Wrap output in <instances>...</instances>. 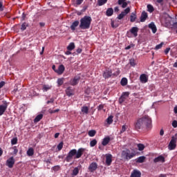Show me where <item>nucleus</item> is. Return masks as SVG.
I'll list each match as a JSON object with an SVG mask.
<instances>
[{
  "mask_svg": "<svg viewBox=\"0 0 177 177\" xmlns=\"http://www.w3.org/2000/svg\"><path fill=\"white\" fill-rule=\"evenodd\" d=\"M140 82H142L144 84H146V82L149 81V79L147 78V76L146 75V74H142L140 76Z\"/></svg>",
  "mask_w": 177,
  "mask_h": 177,
  "instance_id": "obj_20",
  "label": "nucleus"
},
{
  "mask_svg": "<svg viewBox=\"0 0 177 177\" xmlns=\"http://www.w3.org/2000/svg\"><path fill=\"white\" fill-rule=\"evenodd\" d=\"M127 131V125H122V129L120 130V133H124Z\"/></svg>",
  "mask_w": 177,
  "mask_h": 177,
  "instance_id": "obj_46",
  "label": "nucleus"
},
{
  "mask_svg": "<svg viewBox=\"0 0 177 177\" xmlns=\"http://www.w3.org/2000/svg\"><path fill=\"white\" fill-rule=\"evenodd\" d=\"M114 13V10L113 8H109L106 11V15L108 16V17H110V16H113V14Z\"/></svg>",
  "mask_w": 177,
  "mask_h": 177,
  "instance_id": "obj_23",
  "label": "nucleus"
},
{
  "mask_svg": "<svg viewBox=\"0 0 177 177\" xmlns=\"http://www.w3.org/2000/svg\"><path fill=\"white\" fill-rule=\"evenodd\" d=\"M158 177H167L165 174H160Z\"/></svg>",
  "mask_w": 177,
  "mask_h": 177,
  "instance_id": "obj_64",
  "label": "nucleus"
},
{
  "mask_svg": "<svg viewBox=\"0 0 177 177\" xmlns=\"http://www.w3.org/2000/svg\"><path fill=\"white\" fill-rule=\"evenodd\" d=\"M44 117V115L39 114L34 119V122H39L40 120H42V118Z\"/></svg>",
  "mask_w": 177,
  "mask_h": 177,
  "instance_id": "obj_29",
  "label": "nucleus"
},
{
  "mask_svg": "<svg viewBox=\"0 0 177 177\" xmlns=\"http://www.w3.org/2000/svg\"><path fill=\"white\" fill-rule=\"evenodd\" d=\"M106 122L110 125V124H113V116H109L108 118L106 119Z\"/></svg>",
  "mask_w": 177,
  "mask_h": 177,
  "instance_id": "obj_41",
  "label": "nucleus"
},
{
  "mask_svg": "<svg viewBox=\"0 0 177 177\" xmlns=\"http://www.w3.org/2000/svg\"><path fill=\"white\" fill-rule=\"evenodd\" d=\"M98 5L99 6H103L104 3H107V0H98Z\"/></svg>",
  "mask_w": 177,
  "mask_h": 177,
  "instance_id": "obj_39",
  "label": "nucleus"
},
{
  "mask_svg": "<svg viewBox=\"0 0 177 177\" xmlns=\"http://www.w3.org/2000/svg\"><path fill=\"white\" fill-rule=\"evenodd\" d=\"M162 45H164L163 42L160 43V44H158L156 46L155 49H156V50L161 49L162 48Z\"/></svg>",
  "mask_w": 177,
  "mask_h": 177,
  "instance_id": "obj_47",
  "label": "nucleus"
},
{
  "mask_svg": "<svg viewBox=\"0 0 177 177\" xmlns=\"http://www.w3.org/2000/svg\"><path fill=\"white\" fill-rule=\"evenodd\" d=\"M6 165H8V168H13V166L15 165V158L13 156L6 160Z\"/></svg>",
  "mask_w": 177,
  "mask_h": 177,
  "instance_id": "obj_11",
  "label": "nucleus"
},
{
  "mask_svg": "<svg viewBox=\"0 0 177 177\" xmlns=\"http://www.w3.org/2000/svg\"><path fill=\"white\" fill-rule=\"evenodd\" d=\"M135 128L137 131L144 128H151V118L149 115H145L138 119L135 124Z\"/></svg>",
  "mask_w": 177,
  "mask_h": 177,
  "instance_id": "obj_1",
  "label": "nucleus"
},
{
  "mask_svg": "<svg viewBox=\"0 0 177 177\" xmlns=\"http://www.w3.org/2000/svg\"><path fill=\"white\" fill-rule=\"evenodd\" d=\"M171 125L174 128H177V121L176 120H174L171 123Z\"/></svg>",
  "mask_w": 177,
  "mask_h": 177,
  "instance_id": "obj_50",
  "label": "nucleus"
},
{
  "mask_svg": "<svg viewBox=\"0 0 177 177\" xmlns=\"http://www.w3.org/2000/svg\"><path fill=\"white\" fill-rule=\"evenodd\" d=\"M122 96H123V97H129V92H124L122 94Z\"/></svg>",
  "mask_w": 177,
  "mask_h": 177,
  "instance_id": "obj_48",
  "label": "nucleus"
},
{
  "mask_svg": "<svg viewBox=\"0 0 177 177\" xmlns=\"http://www.w3.org/2000/svg\"><path fill=\"white\" fill-rule=\"evenodd\" d=\"M8 106H9V103L6 101H3V104L0 105V115H3L4 113L8 109Z\"/></svg>",
  "mask_w": 177,
  "mask_h": 177,
  "instance_id": "obj_7",
  "label": "nucleus"
},
{
  "mask_svg": "<svg viewBox=\"0 0 177 177\" xmlns=\"http://www.w3.org/2000/svg\"><path fill=\"white\" fill-rule=\"evenodd\" d=\"M117 75H120V71L118 70L116 73H113V71L110 68H106L102 73V77L105 80L109 78H111V77H117Z\"/></svg>",
  "mask_w": 177,
  "mask_h": 177,
  "instance_id": "obj_4",
  "label": "nucleus"
},
{
  "mask_svg": "<svg viewBox=\"0 0 177 177\" xmlns=\"http://www.w3.org/2000/svg\"><path fill=\"white\" fill-rule=\"evenodd\" d=\"M91 23L92 17L86 15L80 19V28H81V30H89Z\"/></svg>",
  "mask_w": 177,
  "mask_h": 177,
  "instance_id": "obj_3",
  "label": "nucleus"
},
{
  "mask_svg": "<svg viewBox=\"0 0 177 177\" xmlns=\"http://www.w3.org/2000/svg\"><path fill=\"white\" fill-rule=\"evenodd\" d=\"M80 80H81V77L80 76H75L73 79H71L70 80L69 84L70 85H72V86H75V85H78Z\"/></svg>",
  "mask_w": 177,
  "mask_h": 177,
  "instance_id": "obj_9",
  "label": "nucleus"
},
{
  "mask_svg": "<svg viewBox=\"0 0 177 177\" xmlns=\"http://www.w3.org/2000/svg\"><path fill=\"white\" fill-rule=\"evenodd\" d=\"M147 9H148V12H149V13H153V12H154V7H153V6L148 4L147 5Z\"/></svg>",
  "mask_w": 177,
  "mask_h": 177,
  "instance_id": "obj_36",
  "label": "nucleus"
},
{
  "mask_svg": "<svg viewBox=\"0 0 177 177\" xmlns=\"http://www.w3.org/2000/svg\"><path fill=\"white\" fill-rule=\"evenodd\" d=\"M145 160H146V157L145 156H140L138 159H137V162H145Z\"/></svg>",
  "mask_w": 177,
  "mask_h": 177,
  "instance_id": "obj_34",
  "label": "nucleus"
},
{
  "mask_svg": "<svg viewBox=\"0 0 177 177\" xmlns=\"http://www.w3.org/2000/svg\"><path fill=\"white\" fill-rule=\"evenodd\" d=\"M131 34H133L135 37H138V32H139V28L132 27L130 29Z\"/></svg>",
  "mask_w": 177,
  "mask_h": 177,
  "instance_id": "obj_15",
  "label": "nucleus"
},
{
  "mask_svg": "<svg viewBox=\"0 0 177 177\" xmlns=\"http://www.w3.org/2000/svg\"><path fill=\"white\" fill-rule=\"evenodd\" d=\"M55 102V99L50 98V100L47 101V104H49L50 103H53Z\"/></svg>",
  "mask_w": 177,
  "mask_h": 177,
  "instance_id": "obj_58",
  "label": "nucleus"
},
{
  "mask_svg": "<svg viewBox=\"0 0 177 177\" xmlns=\"http://www.w3.org/2000/svg\"><path fill=\"white\" fill-rule=\"evenodd\" d=\"M88 136L91 138H93L95 135H96V131L95 130H90L88 133Z\"/></svg>",
  "mask_w": 177,
  "mask_h": 177,
  "instance_id": "obj_32",
  "label": "nucleus"
},
{
  "mask_svg": "<svg viewBox=\"0 0 177 177\" xmlns=\"http://www.w3.org/2000/svg\"><path fill=\"white\" fill-rule=\"evenodd\" d=\"M106 158V164L108 167H110L111 165V162H113V155L110 153H107L105 156Z\"/></svg>",
  "mask_w": 177,
  "mask_h": 177,
  "instance_id": "obj_10",
  "label": "nucleus"
},
{
  "mask_svg": "<svg viewBox=\"0 0 177 177\" xmlns=\"http://www.w3.org/2000/svg\"><path fill=\"white\" fill-rule=\"evenodd\" d=\"M111 26L113 28H117V27H118V25H114V21H111Z\"/></svg>",
  "mask_w": 177,
  "mask_h": 177,
  "instance_id": "obj_53",
  "label": "nucleus"
},
{
  "mask_svg": "<svg viewBox=\"0 0 177 177\" xmlns=\"http://www.w3.org/2000/svg\"><path fill=\"white\" fill-rule=\"evenodd\" d=\"M96 145H97V140H96V139H93V140H91L90 142L91 147H95V146H96Z\"/></svg>",
  "mask_w": 177,
  "mask_h": 177,
  "instance_id": "obj_35",
  "label": "nucleus"
},
{
  "mask_svg": "<svg viewBox=\"0 0 177 177\" xmlns=\"http://www.w3.org/2000/svg\"><path fill=\"white\" fill-rule=\"evenodd\" d=\"M104 108V105H103V104H100V105L98 106L97 110H98V111L103 110Z\"/></svg>",
  "mask_w": 177,
  "mask_h": 177,
  "instance_id": "obj_54",
  "label": "nucleus"
},
{
  "mask_svg": "<svg viewBox=\"0 0 177 177\" xmlns=\"http://www.w3.org/2000/svg\"><path fill=\"white\" fill-rule=\"evenodd\" d=\"M136 20V12H132L130 16V21L134 23Z\"/></svg>",
  "mask_w": 177,
  "mask_h": 177,
  "instance_id": "obj_24",
  "label": "nucleus"
},
{
  "mask_svg": "<svg viewBox=\"0 0 177 177\" xmlns=\"http://www.w3.org/2000/svg\"><path fill=\"white\" fill-rule=\"evenodd\" d=\"M174 113L175 114H177V106L174 107Z\"/></svg>",
  "mask_w": 177,
  "mask_h": 177,
  "instance_id": "obj_63",
  "label": "nucleus"
},
{
  "mask_svg": "<svg viewBox=\"0 0 177 177\" xmlns=\"http://www.w3.org/2000/svg\"><path fill=\"white\" fill-rule=\"evenodd\" d=\"M85 151V149L80 148L77 151L75 149H71L66 156L65 160L66 162H70L73 158L74 160H77V158H81L84 152Z\"/></svg>",
  "mask_w": 177,
  "mask_h": 177,
  "instance_id": "obj_2",
  "label": "nucleus"
},
{
  "mask_svg": "<svg viewBox=\"0 0 177 177\" xmlns=\"http://www.w3.org/2000/svg\"><path fill=\"white\" fill-rule=\"evenodd\" d=\"M82 113H84V114H88L89 113V108L88 106H84L82 107Z\"/></svg>",
  "mask_w": 177,
  "mask_h": 177,
  "instance_id": "obj_30",
  "label": "nucleus"
},
{
  "mask_svg": "<svg viewBox=\"0 0 177 177\" xmlns=\"http://www.w3.org/2000/svg\"><path fill=\"white\" fill-rule=\"evenodd\" d=\"M111 140V138L109 136L104 138L102 142V146H107L108 143H110Z\"/></svg>",
  "mask_w": 177,
  "mask_h": 177,
  "instance_id": "obj_22",
  "label": "nucleus"
},
{
  "mask_svg": "<svg viewBox=\"0 0 177 177\" xmlns=\"http://www.w3.org/2000/svg\"><path fill=\"white\" fill-rule=\"evenodd\" d=\"M11 145H17V138H13L11 140Z\"/></svg>",
  "mask_w": 177,
  "mask_h": 177,
  "instance_id": "obj_45",
  "label": "nucleus"
},
{
  "mask_svg": "<svg viewBox=\"0 0 177 177\" xmlns=\"http://www.w3.org/2000/svg\"><path fill=\"white\" fill-rule=\"evenodd\" d=\"M39 26H40V27H45V23H44V22H40V23H39Z\"/></svg>",
  "mask_w": 177,
  "mask_h": 177,
  "instance_id": "obj_62",
  "label": "nucleus"
},
{
  "mask_svg": "<svg viewBox=\"0 0 177 177\" xmlns=\"http://www.w3.org/2000/svg\"><path fill=\"white\" fill-rule=\"evenodd\" d=\"M122 157H124L126 160H131L135 157V153H131L129 149H126L122 151Z\"/></svg>",
  "mask_w": 177,
  "mask_h": 177,
  "instance_id": "obj_5",
  "label": "nucleus"
},
{
  "mask_svg": "<svg viewBox=\"0 0 177 177\" xmlns=\"http://www.w3.org/2000/svg\"><path fill=\"white\" fill-rule=\"evenodd\" d=\"M73 49H75V44H74V42H71L67 46V50H73Z\"/></svg>",
  "mask_w": 177,
  "mask_h": 177,
  "instance_id": "obj_27",
  "label": "nucleus"
},
{
  "mask_svg": "<svg viewBox=\"0 0 177 177\" xmlns=\"http://www.w3.org/2000/svg\"><path fill=\"white\" fill-rule=\"evenodd\" d=\"M148 27L152 30V32L153 34H156V32H157V27L156 26V24H154V22H151L148 25Z\"/></svg>",
  "mask_w": 177,
  "mask_h": 177,
  "instance_id": "obj_17",
  "label": "nucleus"
},
{
  "mask_svg": "<svg viewBox=\"0 0 177 177\" xmlns=\"http://www.w3.org/2000/svg\"><path fill=\"white\" fill-rule=\"evenodd\" d=\"M77 53L80 54L81 53V52H82V49L81 48H77V50H76Z\"/></svg>",
  "mask_w": 177,
  "mask_h": 177,
  "instance_id": "obj_61",
  "label": "nucleus"
},
{
  "mask_svg": "<svg viewBox=\"0 0 177 177\" xmlns=\"http://www.w3.org/2000/svg\"><path fill=\"white\" fill-rule=\"evenodd\" d=\"M125 100H127V97L121 95L120 97L119 98V103L120 104H122V103H124V102H125Z\"/></svg>",
  "mask_w": 177,
  "mask_h": 177,
  "instance_id": "obj_40",
  "label": "nucleus"
},
{
  "mask_svg": "<svg viewBox=\"0 0 177 177\" xmlns=\"http://www.w3.org/2000/svg\"><path fill=\"white\" fill-rule=\"evenodd\" d=\"M131 12V8H126L123 12H122L117 17V19H118V20H122V19H124V17H125V16H127V15H128V13H129Z\"/></svg>",
  "mask_w": 177,
  "mask_h": 177,
  "instance_id": "obj_8",
  "label": "nucleus"
},
{
  "mask_svg": "<svg viewBox=\"0 0 177 177\" xmlns=\"http://www.w3.org/2000/svg\"><path fill=\"white\" fill-rule=\"evenodd\" d=\"M160 136H164V129H161L160 131Z\"/></svg>",
  "mask_w": 177,
  "mask_h": 177,
  "instance_id": "obj_60",
  "label": "nucleus"
},
{
  "mask_svg": "<svg viewBox=\"0 0 177 177\" xmlns=\"http://www.w3.org/2000/svg\"><path fill=\"white\" fill-rule=\"evenodd\" d=\"M57 82L58 86H62V85L64 84V78H59Z\"/></svg>",
  "mask_w": 177,
  "mask_h": 177,
  "instance_id": "obj_33",
  "label": "nucleus"
},
{
  "mask_svg": "<svg viewBox=\"0 0 177 177\" xmlns=\"http://www.w3.org/2000/svg\"><path fill=\"white\" fill-rule=\"evenodd\" d=\"M0 12H3V3L0 1Z\"/></svg>",
  "mask_w": 177,
  "mask_h": 177,
  "instance_id": "obj_51",
  "label": "nucleus"
},
{
  "mask_svg": "<svg viewBox=\"0 0 177 177\" xmlns=\"http://www.w3.org/2000/svg\"><path fill=\"white\" fill-rule=\"evenodd\" d=\"M78 174H80V169L78 167H75L72 171V176H77Z\"/></svg>",
  "mask_w": 177,
  "mask_h": 177,
  "instance_id": "obj_28",
  "label": "nucleus"
},
{
  "mask_svg": "<svg viewBox=\"0 0 177 177\" xmlns=\"http://www.w3.org/2000/svg\"><path fill=\"white\" fill-rule=\"evenodd\" d=\"M177 133L171 137V140L168 145L169 150H175L176 149Z\"/></svg>",
  "mask_w": 177,
  "mask_h": 177,
  "instance_id": "obj_6",
  "label": "nucleus"
},
{
  "mask_svg": "<svg viewBox=\"0 0 177 177\" xmlns=\"http://www.w3.org/2000/svg\"><path fill=\"white\" fill-rule=\"evenodd\" d=\"M80 26V21H75L73 23H72L71 26V29L72 31H75V28Z\"/></svg>",
  "mask_w": 177,
  "mask_h": 177,
  "instance_id": "obj_21",
  "label": "nucleus"
},
{
  "mask_svg": "<svg viewBox=\"0 0 177 177\" xmlns=\"http://www.w3.org/2000/svg\"><path fill=\"white\" fill-rule=\"evenodd\" d=\"M3 86H5V82L1 81V82H0V89H1V88H3Z\"/></svg>",
  "mask_w": 177,
  "mask_h": 177,
  "instance_id": "obj_57",
  "label": "nucleus"
},
{
  "mask_svg": "<svg viewBox=\"0 0 177 177\" xmlns=\"http://www.w3.org/2000/svg\"><path fill=\"white\" fill-rule=\"evenodd\" d=\"M63 142H61L58 144L57 147V149L59 151H60V150H62V149H63Z\"/></svg>",
  "mask_w": 177,
  "mask_h": 177,
  "instance_id": "obj_43",
  "label": "nucleus"
},
{
  "mask_svg": "<svg viewBox=\"0 0 177 177\" xmlns=\"http://www.w3.org/2000/svg\"><path fill=\"white\" fill-rule=\"evenodd\" d=\"M27 154L29 157L34 156V149L29 148L27 151Z\"/></svg>",
  "mask_w": 177,
  "mask_h": 177,
  "instance_id": "obj_31",
  "label": "nucleus"
},
{
  "mask_svg": "<svg viewBox=\"0 0 177 177\" xmlns=\"http://www.w3.org/2000/svg\"><path fill=\"white\" fill-rule=\"evenodd\" d=\"M65 92H66V96H68L69 97H70L71 96H74L75 90H74V88H73V87H71V86L68 87V88L66 89Z\"/></svg>",
  "mask_w": 177,
  "mask_h": 177,
  "instance_id": "obj_12",
  "label": "nucleus"
},
{
  "mask_svg": "<svg viewBox=\"0 0 177 177\" xmlns=\"http://www.w3.org/2000/svg\"><path fill=\"white\" fill-rule=\"evenodd\" d=\"M64 70H66V68L64 67V65L61 64L58 67V70L55 71V73L61 75V74H63L64 73Z\"/></svg>",
  "mask_w": 177,
  "mask_h": 177,
  "instance_id": "obj_16",
  "label": "nucleus"
},
{
  "mask_svg": "<svg viewBox=\"0 0 177 177\" xmlns=\"http://www.w3.org/2000/svg\"><path fill=\"white\" fill-rule=\"evenodd\" d=\"M97 169V162H92L90 164L88 167V170L90 172H94V171H96Z\"/></svg>",
  "mask_w": 177,
  "mask_h": 177,
  "instance_id": "obj_13",
  "label": "nucleus"
},
{
  "mask_svg": "<svg viewBox=\"0 0 177 177\" xmlns=\"http://www.w3.org/2000/svg\"><path fill=\"white\" fill-rule=\"evenodd\" d=\"M120 84L122 85V86H125L128 85V79H127V77L122 78L120 81Z\"/></svg>",
  "mask_w": 177,
  "mask_h": 177,
  "instance_id": "obj_25",
  "label": "nucleus"
},
{
  "mask_svg": "<svg viewBox=\"0 0 177 177\" xmlns=\"http://www.w3.org/2000/svg\"><path fill=\"white\" fill-rule=\"evenodd\" d=\"M153 162H165V158L162 156H159L154 158Z\"/></svg>",
  "mask_w": 177,
  "mask_h": 177,
  "instance_id": "obj_18",
  "label": "nucleus"
},
{
  "mask_svg": "<svg viewBox=\"0 0 177 177\" xmlns=\"http://www.w3.org/2000/svg\"><path fill=\"white\" fill-rule=\"evenodd\" d=\"M129 64L131 66V67H135L136 66V62H135V59H129Z\"/></svg>",
  "mask_w": 177,
  "mask_h": 177,
  "instance_id": "obj_38",
  "label": "nucleus"
},
{
  "mask_svg": "<svg viewBox=\"0 0 177 177\" xmlns=\"http://www.w3.org/2000/svg\"><path fill=\"white\" fill-rule=\"evenodd\" d=\"M127 0H118V5H121L124 3Z\"/></svg>",
  "mask_w": 177,
  "mask_h": 177,
  "instance_id": "obj_59",
  "label": "nucleus"
},
{
  "mask_svg": "<svg viewBox=\"0 0 177 177\" xmlns=\"http://www.w3.org/2000/svg\"><path fill=\"white\" fill-rule=\"evenodd\" d=\"M53 171H55V172H57V171H59V169H60V166L57 165V166H54L53 167Z\"/></svg>",
  "mask_w": 177,
  "mask_h": 177,
  "instance_id": "obj_49",
  "label": "nucleus"
},
{
  "mask_svg": "<svg viewBox=\"0 0 177 177\" xmlns=\"http://www.w3.org/2000/svg\"><path fill=\"white\" fill-rule=\"evenodd\" d=\"M142 173L139 170L134 169L130 176V177H141Z\"/></svg>",
  "mask_w": 177,
  "mask_h": 177,
  "instance_id": "obj_14",
  "label": "nucleus"
},
{
  "mask_svg": "<svg viewBox=\"0 0 177 177\" xmlns=\"http://www.w3.org/2000/svg\"><path fill=\"white\" fill-rule=\"evenodd\" d=\"M147 17H148L147 12H146L145 11H143L140 16L141 23H144V21H146V19H147Z\"/></svg>",
  "mask_w": 177,
  "mask_h": 177,
  "instance_id": "obj_19",
  "label": "nucleus"
},
{
  "mask_svg": "<svg viewBox=\"0 0 177 177\" xmlns=\"http://www.w3.org/2000/svg\"><path fill=\"white\" fill-rule=\"evenodd\" d=\"M122 8L123 9H124V8H127L128 6V3H127L126 1H124V3H122Z\"/></svg>",
  "mask_w": 177,
  "mask_h": 177,
  "instance_id": "obj_52",
  "label": "nucleus"
},
{
  "mask_svg": "<svg viewBox=\"0 0 177 177\" xmlns=\"http://www.w3.org/2000/svg\"><path fill=\"white\" fill-rule=\"evenodd\" d=\"M84 2V0H76V5H81Z\"/></svg>",
  "mask_w": 177,
  "mask_h": 177,
  "instance_id": "obj_56",
  "label": "nucleus"
},
{
  "mask_svg": "<svg viewBox=\"0 0 177 177\" xmlns=\"http://www.w3.org/2000/svg\"><path fill=\"white\" fill-rule=\"evenodd\" d=\"M12 150H14L12 154H14L15 156H16L17 153H19V149H17V147H13Z\"/></svg>",
  "mask_w": 177,
  "mask_h": 177,
  "instance_id": "obj_44",
  "label": "nucleus"
},
{
  "mask_svg": "<svg viewBox=\"0 0 177 177\" xmlns=\"http://www.w3.org/2000/svg\"><path fill=\"white\" fill-rule=\"evenodd\" d=\"M137 147L139 151H143V150H145V145L143 144H138Z\"/></svg>",
  "mask_w": 177,
  "mask_h": 177,
  "instance_id": "obj_37",
  "label": "nucleus"
},
{
  "mask_svg": "<svg viewBox=\"0 0 177 177\" xmlns=\"http://www.w3.org/2000/svg\"><path fill=\"white\" fill-rule=\"evenodd\" d=\"M169 50H171V48H167L165 50V55H168V53H169Z\"/></svg>",
  "mask_w": 177,
  "mask_h": 177,
  "instance_id": "obj_55",
  "label": "nucleus"
},
{
  "mask_svg": "<svg viewBox=\"0 0 177 177\" xmlns=\"http://www.w3.org/2000/svg\"><path fill=\"white\" fill-rule=\"evenodd\" d=\"M43 91L44 92H48L50 89H52V86H50L48 84H44L43 85Z\"/></svg>",
  "mask_w": 177,
  "mask_h": 177,
  "instance_id": "obj_26",
  "label": "nucleus"
},
{
  "mask_svg": "<svg viewBox=\"0 0 177 177\" xmlns=\"http://www.w3.org/2000/svg\"><path fill=\"white\" fill-rule=\"evenodd\" d=\"M27 27H28V25L26 22L22 24L21 27V31H24L27 28Z\"/></svg>",
  "mask_w": 177,
  "mask_h": 177,
  "instance_id": "obj_42",
  "label": "nucleus"
}]
</instances>
